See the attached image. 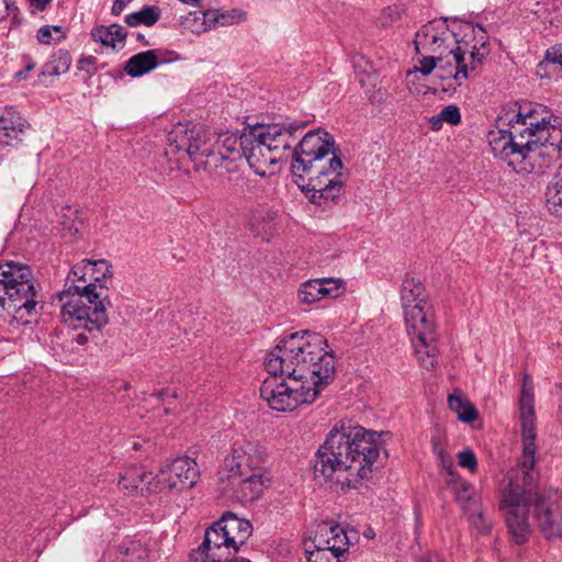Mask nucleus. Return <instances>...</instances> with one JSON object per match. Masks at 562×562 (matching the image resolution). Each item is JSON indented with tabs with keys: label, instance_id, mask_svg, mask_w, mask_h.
<instances>
[{
	"label": "nucleus",
	"instance_id": "nucleus-20",
	"mask_svg": "<svg viewBox=\"0 0 562 562\" xmlns=\"http://www.w3.org/2000/svg\"><path fill=\"white\" fill-rule=\"evenodd\" d=\"M29 128V122L12 106H7L0 114V145L19 146Z\"/></svg>",
	"mask_w": 562,
	"mask_h": 562
},
{
	"label": "nucleus",
	"instance_id": "nucleus-34",
	"mask_svg": "<svg viewBox=\"0 0 562 562\" xmlns=\"http://www.w3.org/2000/svg\"><path fill=\"white\" fill-rule=\"evenodd\" d=\"M448 405L451 411L457 413L458 418L464 423H471L477 417L474 405L457 392L448 396Z\"/></svg>",
	"mask_w": 562,
	"mask_h": 562
},
{
	"label": "nucleus",
	"instance_id": "nucleus-39",
	"mask_svg": "<svg viewBox=\"0 0 562 562\" xmlns=\"http://www.w3.org/2000/svg\"><path fill=\"white\" fill-rule=\"evenodd\" d=\"M428 295L426 288L420 280L414 277H406L401 286V301L417 299L418 296Z\"/></svg>",
	"mask_w": 562,
	"mask_h": 562
},
{
	"label": "nucleus",
	"instance_id": "nucleus-53",
	"mask_svg": "<svg viewBox=\"0 0 562 562\" xmlns=\"http://www.w3.org/2000/svg\"><path fill=\"white\" fill-rule=\"evenodd\" d=\"M363 536H364V538H367V539L371 540V539H373V538L375 537V532H374L373 528L368 527V528L363 531Z\"/></svg>",
	"mask_w": 562,
	"mask_h": 562
},
{
	"label": "nucleus",
	"instance_id": "nucleus-2",
	"mask_svg": "<svg viewBox=\"0 0 562 562\" xmlns=\"http://www.w3.org/2000/svg\"><path fill=\"white\" fill-rule=\"evenodd\" d=\"M382 449L381 434L350 422H339L318 448L315 472L325 479L339 473L337 482L341 488H368L372 465Z\"/></svg>",
	"mask_w": 562,
	"mask_h": 562
},
{
	"label": "nucleus",
	"instance_id": "nucleus-46",
	"mask_svg": "<svg viewBox=\"0 0 562 562\" xmlns=\"http://www.w3.org/2000/svg\"><path fill=\"white\" fill-rule=\"evenodd\" d=\"M397 18H398L397 9L389 7L387 9H385L383 11V13H382V15L380 18L381 25L382 26H387L393 21H395Z\"/></svg>",
	"mask_w": 562,
	"mask_h": 562
},
{
	"label": "nucleus",
	"instance_id": "nucleus-36",
	"mask_svg": "<svg viewBox=\"0 0 562 562\" xmlns=\"http://www.w3.org/2000/svg\"><path fill=\"white\" fill-rule=\"evenodd\" d=\"M121 562H148V550L140 540H128L123 546Z\"/></svg>",
	"mask_w": 562,
	"mask_h": 562
},
{
	"label": "nucleus",
	"instance_id": "nucleus-42",
	"mask_svg": "<svg viewBox=\"0 0 562 562\" xmlns=\"http://www.w3.org/2000/svg\"><path fill=\"white\" fill-rule=\"evenodd\" d=\"M419 66L416 70L423 75H429L432 70L437 69L438 63H442L445 57L435 54H420Z\"/></svg>",
	"mask_w": 562,
	"mask_h": 562
},
{
	"label": "nucleus",
	"instance_id": "nucleus-52",
	"mask_svg": "<svg viewBox=\"0 0 562 562\" xmlns=\"http://www.w3.org/2000/svg\"><path fill=\"white\" fill-rule=\"evenodd\" d=\"M439 458H440V461H441V465L446 469H449L452 467V460L449 456H447L445 452H440L439 453Z\"/></svg>",
	"mask_w": 562,
	"mask_h": 562
},
{
	"label": "nucleus",
	"instance_id": "nucleus-50",
	"mask_svg": "<svg viewBox=\"0 0 562 562\" xmlns=\"http://www.w3.org/2000/svg\"><path fill=\"white\" fill-rule=\"evenodd\" d=\"M94 61H95V58H94V57H92V56L81 58V59L78 61V68H79L80 70H87L88 72H90V69H89L88 67H89V66H93V65H94Z\"/></svg>",
	"mask_w": 562,
	"mask_h": 562
},
{
	"label": "nucleus",
	"instance_id": "nucleus-15",
	"mask_svg": "<svg viewBox=\"0 0 562 562\" xmlns=\"http://www.w3.org/2000/svg\"><path fill=\"white\" fill-rule=\"evenodd\" d=\"M458 33L449 30L447 20H432L416 33L415 49L418 54H435L449 58V50H453L458 45Z\"/></svg>",
	"mask_w": 562,
	"mask_h": 562
},
{
	"label": "nucleus",
	"instance_id": "nucleus-4",
	"mask_svg": "<svg viewBox=\"0 0 562 562\" xmlns=\"http://www.w3.org/2000/svg\"><path fill=\"white\" fill-rule=\"evenodd\" d=\"M292 171L308 173L311 202L323 207L335 203L342 191V162L335 154V139L322 128L307 132L292 151Z\"/></svg>",
	"mask_w": 562,
	"mask_h": 562
},
{
	"label": "nucleus",
	"instance_id": "nucleus-26",
	"mask_svg": "<svg viewBox=\"0 0 562 562\" xmlns=\"http://www.w3.org/2000/svg\"><path fill=\"white\" fill-rule=\"evenodd\" d=\"M546 201L549 212L562 217V162L547 187Z\"/></svg>",
	"mask_w": 562,
	"mask_h": 562
},
{
	"label": "nucleus",
	"instance_id": "nucleus-6",
	"mask_svg": "<svg viewBox=\"0 0 562 562\" xmlns=\"http://www.w3.org/2000/svg\"><path fill=\"white\" fill-rule=\"evenodd\" d=\"M267 457L266 449L259 442L236 440L218 467L217 480L223 484L238 485L240 492L274 488L277 476L271 469L263 467Z\"/></svg>",
	"mask_w": 562,
	"mask_h": 562
},
{
	"label": "nucleus",
	"instance_id": "nucleus-24",
	"mask_svg": "<svg viewBox=\"0 0 562 562\" xmlns=\"http://www.w3.org/2000/svg\"><path fill=\"white\" fill-rule=\"evenodd\" d=\"M457 502L468 515L469 521L481 531L491 527L481 504L480 494H457Z\"/></svg>",
	"mask_w": 562,
	"mask_h": 562
},
{
	"label": "nucleus",
	"instance_id": "nucleus-21",
	"mask_svg": "<svg viewBox=\"0 0 562 562\" xmlns=\"http://www.w3.org/2000/svg\"><path fill=\"white\" fill-rule=\"evenodd\" d=\"M331 547H321L312 541H305V554L307 562H338L339 558L349 549L348 536H336Z\"/></svg>",
	"mask_w": 562,
	"mask_h": 562
},
{
	"label": "nucleus",
	"instance_id": "nucleus-12",
	"mask_svg": "<svg viewBox=\"0 0 562 562\" xmlns=\"http://www.w3.org/2000/svg\"><path fill=\"white\" fill-rule=\"evenodd\" d=\"M407 334L420 364L429 370L437 363L435 321L431 305L403 312Z\"/></svg>",
	"mask_w": 562,
	"mask_h": 562
},
{
	"label": "nucleus",
	"instance_id": "nucleus-56",
	"mask_svg": "<svg viewBox=\"0 0 562 562\" xmlns=\"http://www.w3.org/2000/svg\"><path fill=\"white\" fill-rule=\"evenodd\" d=\"M237 562H250V561L246 560V559H239Z\"/></svg>",
	"mask_w": 562,
	"mask_h": 562
},
{
	"label": "nucleus",
	"instance_id": "nucleus-22",
	"mask_svg": "<svg viewBox=\"0 0 562 562\" xmlns=\"http://www.w3.org/2000/svg\"><path fill=\"white\" fill-rule=\"evenodd\" d=\"M164 55L165 52L161 49H149L137 53L127 59L124 70L133 78L144 76L156 69L161 63L167 61Z\"/></svg>",
	"mask_w": 562,
	"mask_h": 562
},
{
	"label": "nucleus",
	"instance_id": "nucleus-33",
	"mask_svg": "<svg viewBox=\"0 0 562 562\" xmlns=\"http://www.w3.org/2000/svg\"><path fill=\"white\" fill-rule=\"evenodd\" d=\"M347 536V531L340 527L339 525H333L328 521H322L317 525V529L315 531V536L310 538L308 541L312 543H317L321 547H331L334 539L336 540V536Z\"/></svg>",
	"mask_w": 562,
	"mask_h": 562
},
{
	"label": "nucleus",
	"instance_id": "nucleus-25",
	"mask_svg": "<svg viewBox=\"0 0 562 562\" xmlns=\"http://www.w3.org/2000/svg\"><path fill=\"white\" fill-rule=\"evenodd\" d=\"M533 467L519 462L517 468L509 472V492H532L538 481V472L535 471Z\"/></svg>",
	"mask_w": 562,
	"mask_h": 562
},
{
	"label": "nucleus",
	"instance_id": "nucleus-57",
	"mask_svg": "<svg viewBox=\"0 0 562 562\" xmlns=\"http://www.w3.org/2000/svg\"><path fill=\"white\" fill-rule=\"evenodd\" d=\"M137 38H138V40H144V35L138 34Z\"/></svg>",
	"mask_w": 562,
	"mask_h": 562
},
{
	"label": "nucleus",
	"instance_id": "nucleus-11",
	"mask_svg": "<svg viewBox=\"0 0 562 562\" xmlns=\"http://www.w3.org/2000/svg\"><path fill=\"white\" fill-rule=\"evenodd\" d=\"M166 155L177 160L189 158L196 167H206L214 156L213 144L202 127L178 123L167 136Z\"/></svg>",
	"mask_w": 562,
	"mask_h": 562
},
{
	"label": "nucleus",
	"instance_id": "nucleus-55",
	"mask_svg": "<svg viewBox=\"0 0 562 562\" xmlns=\"http://www.w3.org/2000/svg\"><path fill=\"white\" fill-rule=\"evenodd\" d=\"M4 3H5L7 9H9L10 8L9 0H4Z\"/></svg>",
	"mask_w": 562,
	"mask_h": 562
},
{
	"label": "nucleus",
	"instance_id": "nucleus-1",
	"mask_svg": "<svg viewBox=\"0 0 562 562\" xmlns=\"http://www.w3.org/2000/svg\"><path fill=\"white\" fill-rule=\"evenodd\" d=\"M498 125L488 135L491 150L517 173H542L560 158L562 131L543 110L520 105L499 117Z\"/></svg>",
	"mask_w": 562,
	"mask_h": 562
},
{
	"label": "nucleus",
	"instance_id": "nucleus-7",
	"mask_svg": "<svg viewBox=\"0 0 562 562\" xmlns=\"http://www.w3.org/2000/svg\"><path fill=\"white\" fill-rule=\"evenodd\" d=\"M95 284L83 286L71 285L58 293V301L64 323L74 329H83L75 335L74 340L78 345H86L89 340L99 337L101 329L108 324L109 316L105 290Z\"/></svg>",
	"mask_w": 562,
	"mask_h": 562
},
{
	"label": "nucleus",
	"instance_id": "nucleus-48",
	"mask_svg": "<svg viewBox=\"0 0 562 562\" xmlns=\"http://www.w3.org/2000/svg\"><path fill=\"white\" fill-rule=\"evenodd\" d=\"M224 147H226L227 151H235L237 150L236 145L239 146V136L237 135H229L226 136L223 143Z\"/></svg>",
	"mask_w": 562,
	"mask_h": 562
},
{
	"label": "nucleus",
	"instance_id": "nucleus-44",
	"mask_svg": "<svg viewBox=\"0 0 562 562\" xmlns=\"http://www.w3.org/2000/svg\"><path fill=\"white\" fill-rule=\"evenodd\" d=\"M459 465L465 469H469L471 472H474L477 468V460L475 453L465 449L458 453Z\"/></svg>",
	"mask_w": 562,
	"mask_h": 562
},
{
	"label": "nucleus",
	"instance_id": "nucleus-10",
	"mask_svg": "<svg viewBox=\"0 0 562 562\" xmlns=\"http://www.w3.org/2000/svg\"><path fill=\"white\" fill-rule=\"evenodd\" d=\"M323 390L293 375L270 374L260 386V396L277 412H292L313 403Z\"/></svg>",
	"mask_w": 562,
	"mask_h": 562
},
{
	"label": "nucleus",
	"instance_id": "nucleus-58",
	"mask_svg": "<svg viewBox=\"0 0 562 562\" xmlns=\"http://www.w3.org/2000/svg\"><path fill=\"white\" fill-rule=\"evenodd\" d=\"M228 486L234 487L235 485H232V484L227 483V487H228ZM223 490H226V486H223Z\"/></svg>",
	"mask_w": 562,
	"mask_h": 562
},
{
	"label": "nucleus",
	"instance_id": "nucleus-45",
	"mask_svg": "<svg viewBox=\"0 0 562 562\" xmlns=\"http://www.w3.org/2000/svg\"><path fill=\"white\" fill-rule=\"evenodd\" d=\"M428 297V295H425L418 296L417 299H409L408 301H401L403 312L412 308L416 310L430 305Z\"/></svg>",
	"mask_w": 562,
	"mask_h": 562
},
{
	"label": "nucleus",
	"instance_id": "nucleus-5",
	"mask_svg": "<svg viewBox=\"0 0 562 562\" xmlns=\"http://www.w3.org/2000/svg\"><path fill=\"white\" fill-rule=\"evenodd\" d=\"M499 508L516 543H524L530 535L529 514L548 539L562 536V509L550 494H503Z\"/></svg>",
	"mask_w": 562,
	"mask_h": 562
},
{
	"label": "nucleus",
	"instance_id": "nucleus-32",
	"mask_svg": "<svg viewBox=\"0 0 562 562\" xmlns=\"http://www.w3.org/2000/svg\"><path fill=\"white\" fill-rule=\"evenodd\" d=\"M90 260L89 259H85L82 260L81 262L79 263H76L71 270L69 271L68 276H67V279H66V283H65V288L64 290H67L69 289L71 285H79V286H83V285H88V284H93L92 282H88V279L87 277L89 276L90 277ZM97 286V291L100 290V286H102L105 292H108V289H105V286L103 284H97L94 283ZM105 295L108 296V293H105Z\"/></svg>",
	"mask_w": 562,
	"mask_h": 562
},
{
	"label": "nucleus",
	"instance_id": "nucleus-37",
	"mask_svg": "<svg viewBox=\"0 0 562 562\" xmlns=\"http://www.w3.org/2000/svg\"><path fill=\"white\" fill-rule=\"evenodd\" d=\"M204 15V22L210 23L211 25H214L216 23L226 25V24H234L240 21H244L246 18V14L240 10H232L226 13L218 14L217 11L209 10L203 13Z\"/></svg>",
	"mask_w": 562,
	"mask_h": 562
},
{
	"label": "nucleus",
	"instance_id": "nucleus-16",
	"mask_svg": "<svg viewBox=\"0 0 562 562\" xmlns=\"http://www.w3.org/2000/svg\"><path fill=\"white\" fill-rule=\"evenodd\" d=\"M456 50L476 70L490 54V38L482 25L467 23L458 33Z\"/></svg>",
	"mask_w": 562,
	"mask_h": 562
},
{
	"label": "nucleus",
	"instance_id": "nucleus-40",
	"mask_svg": "<svg viewBox=\"0 0 562 562\" xmlns=\"http://www.w3.org/2000/svg\"><path fill=\"white\" fill-rule=\"evenodd\" d=\"M66 37L65 31L59 25H44L38 29L36 38L38 43L49 45L59 43Z\"/></svg>",
	"mask_w": 562,
	"mask_h": 562
},
{
	"label": "nucleus",
	"instance_id": "nucleus-17",
	"mask_svg": "<svg viewBox=\"0 0 562 562\" xmlns=\"http://www.w3.org/2000/svg\"><path fill=\"white\" fill-rule=\"evenodd\" d=\"M308 121L294 120L267 126H255L262 138L271 147L276 155H282V159L292 155L293 144L306 128Z\"/></svg>",
	"mask_w": 562,
	"mask_h": 562
},
{
	"label": "nucleus",
	"instance_id": "nucleus-18",
	"mask_svg": "<svg viewBox=\"0 0 562 562\" xmlns=\"http://www.w3.org/2000/svg\"><path fill=\"white\" fill-rule=\"evenodd\" d=\"M452 61L443 58L438 63L436 76L442 80V91L456 90L473 71L472 66L456 49L449 50Z\"/></svg>",
	"mask_w": 562,
	"mask_h": 562
},
{
	"label": "nucleus",
	"instance_id": "nucleus-38",
	"mask_svg": "<svg viewBox=\"0 0 562 562\" xmlns=\"http://www.w3.org/2000/svg\"><path fill=\"white\" fill-rule=\"evenodd\" d=\"M461 121L460 110L454 104L445 106L437 115L430 119V124L434 130L441 127L442 122H447L451 125H457Z\"/></svg>",
	"mask_w": 562,
	"mask_h": 562
},
{
	"label": "nucleus",
	"instance_id": "nucleus-3",
	"mask_svg": "<svg viewBox=\"0 0 562 562\" xmlns=\"http://www.w3.org/2000/svg\"><path fill=\"white\" fill-rule=\"evenodd\" d=\"M327 340L318 333L295 331L283 337L266 358L269 374L293 375L324 390L336 372V359L326 350Z\"/></svg>",
	"mask_w": 562,
	"mask_h": 562
},
{
	"label": "nucleus",
	"instance_id": "nucleus-9",
	"mask_svg": "<svg viewBox=\"0 0 562 562\" xmlns=\"http://www.w3.org/2000/svg\"><path fill=\"white\" fill-rule=\"evenodd\" d=\"M37 303L31 268L21 262H0V306L14 318L29 323V317L36 312Z\"/></svg>",
	"mask_w": 562,
	"mask_h": 562
},
{
	"label": "nucleus",
	"instance_id": "nucleus-35",
	"mask_svg": "<svg viewBox=\"0 0 562 562\" xmlns=\"http://www.w3.org/2000/svg\"><path fill=\"white\" fill-rule=\"evenodd\" d=\"M192 562H231L233 557L225 553V549H212L211 546L201 543L190 554Z\"/></svg>",
	"mask_w": 562,
	"mask_h": 562
},
{
	"label": "nucleus",
	"instance_id": "nucleus-30",
	"mask_svg": "<svg viewBox=\"0 0 562 562\" xmlns=\"http://www.w3.org/2000/svg\"><path fill=\"white\" fill-rule=\"evenodd\" d=\"M71 56L66 49H58L42 67L41 76H60L69 70Z\"/></svg>",
	"mask_w": 562,
	"mask_h": 562
},
{
	"label": "nucleus",
	"instance_id": "nucleus-31",
	"mask_svg": "<svg viewBox=\"0 0 562 562\" xmlns=\"http://www.w3.org/2000/svg\"><path fill=\"white\" fill-rule=\"evenodd\" d=\"M161 16V10L157 5H145L139 11L126 14L125 23L131 27L139 25L153 26Z\"/></svg>",
	"mask_w": 562,
	"mask_h": 562
},
{
	"label": "nucleus",
	"instance_id": "nucleus-41",
	"mask_svg": "<svg viewBox=\"0 0 562 562\" xmlns=\"http://www.w3.org/2000/svg\"><path fill=\"white\" fill-rule=\"evenodd\" d=\"M90 279L93 283L102 284L103 279L111 278L113 276L112 266L104 259L90 260Z\"/></svg>",
	"mask_w": 562,
	"mask_h": 562
},
{
	"label": "nucleus",
	"instance_id": "nucleus-8",
	"mask_svg": "<svg viewBox=\"0 0 562 562\" xmlns=\"http://www.w3.org/2000/svg\"><path fill=\"white\" fill-rule=\"evenodd\" d=\"M200 470L194 459L177 458L157 475L140 467H130L120 476L119 487L138 492H184L194 487Z\"/></svg>",
	"mask_w": 562,
	"mask_h": 562
},
{
	"label": "nucleus",
	"instance_id": "nucleus-23",
	"mask_svg": "<svg viewBox=\"0 0 562 562\" xmlns=\"http://www.w3.org/2000/svg\"><path fill=\"white\" fill-rule=\"evenodd\" d=\"M218 526H223L221 530L226 532L231 543H234L237 550L247 541L252 532L251 524L233 513H225L218 520Z\"/></svg>",
	"mask_w": 562,
	"mask_h": 562
},
{
	"label": "nucleus",
	"instance_id": "nucleus-43",
	"mask_svg": "<svg viewBox=\"0 0 562 562\" xmlns=\"http://www.w3.org/2000/svg\"><path fill=\"white\" fill-rule=\"evenodd\" d=\"M550 65L562 67V43L547 49L546 58L539 64V68H547Z\"/></svg>",
	"mask_w": 562,
	"mask_h": 562
},
{
	"label": "nucleus",
	"instance_id": "nucleus-28",
	"mask_svg": "<svg viewBox=\"0 0 562 562\" xmlns=\"http://www.w3.org/2000/svg\"><path fill=\"white\" fill-rule=\"evenodd\" d=\"M277 212L269 207H257L251 211L248 225L255 235L267 234L273 225Z\"/></svg>",
	"mask_w": 562,
	"mask_h": 562
},
{
	"label": "nucleus",
	"instance_id": "nucleus-51",
	"mask_svg": "<svg viewBox=\"0 0 562 562\" xmlns=\"http://www.w3.org/2000/svg\"><path fill=\"white\" fill-rule=\"evenodd\" d=\"M32 5H35L37 10L44 11L53 0H29Z\"/></svg>",
	"mask_w": 562,
	"mask_h": 562
},
{
	"label": "nucleus",
	"instance_id": "nucleus-14",
	"mask_svg": "<svg viewBox=\"0 0 562 562\" xmlns=\"http://www.w3.org/2000/svg\"><path fill=\"white\" fill-rule=\"evenodd\" d=\"M255 127L244 130L239 135L238 151L246 158L254 172L263 178L274 172L273 166L282 160V155H276Z\"/></svg>",
	"mask_w": 562,
	"mask_h": 562
},
{
	"label": "nucleus",
	"instance_id": "nucleus-49",
	"mask_svg": "<svg viewBox=\"0 0 562 562\" xmlns=\"http://www.w3.org/2000/svg\"><path fill=\"white\" fill-rule=\"evenodd\" d=\"M130 1L131 0H114L111 13L115 16L120 15Z\"/></svg>",
	"mask_w": 562,
	"mask_h": 562
},
{
	"label": "nucleus",
	"instance_id": "nucleus-29",
	"mask_svg": "<svg viewBox=\"0 0 562 562\" xmlns=\"http://www.w3.org/2000/svg\"><path fill=\"white\" fill-rule=\"evenodd\" d=\"M223 526H218V521H216L212 527L207 528L204 533V539L202 543H205L206 547L211 546L212 549L223 548L225 549V553L231 557L238 551L234 543H231L229 537L225 531L221 529Z\"/></svg>",
	"mask_w": 562,
	"mask_h": 562
},
{
	"label": "nucleus",
	"instance_id": "nucleus-19",
	"mask_svg": "<svg viewBox=\"0 0 562 562\" xmlns=\"http://www.w3.org/2000/svg\"><path fill=\"white\" fill-rule=\"evenodd\" d=\"M344 291V282L340 279H313L301 284L299 299L303 303L312 304L326 297H338Z\"/></svg>",
	"mask_w": 562,
	"mask_h": 562
},
{
	"label": "nucleus",
	"instance_id": "nucleus-13",
	"mask_svg": "<svg viewBox=\"0 0 562 562\" xmlns=\"http://www.w3.org/2000/svg\"><path fill=\"white\" fill-rule=\"evenodd\" d=\"M519 425L522 440V454L519 462L525 465H535L536 462V411H535V385L529 373L522 376L518 398Z\"/></svg>",
	"mask_w": 562,
	"mask_h": 562
},
{
	"label": "nucleus",
	"instance_id": "nucleus-47",
	"mask_svg": "<svg viewBox=\"0 0 562 562\" xmlns=\"http://www.w3.org/2000/svg\"><path fill=\"white\" fill-rule=\"evenodd\" d=\"M25 60H26V64H25L24 69H22L15 74V78H18V79H25L27 77V74L30 71H32L36 66L35 61H33L31 58L25 57Z\"/></svg>",
	"mask_w": 562,
	"mask_h": 562
},
{
	"label": "nucleus",
	"instance_id": "nucleus-27",
	"mask_svg": "<svg viewBox=\"0 0 562 562\" xmlns=\"http://www.w3.org/2000/svg\"><path fill=\"white\" fill-rule=\"evenodd\" d=\"M93 41L100 42L104 46L115 48V43H124L126 32L123 26L119 24H111L110 26L99 25L91 30Z\"/></svg>",
	"mask_w": 562,
	"mask_h": 562
},
{
	"label": "nucleus",
	"instance_id": "nucleus-54",
	"mask_svg": "<svg viewBox=\"0 0 562 562\" xmlns=\"http://www.w3.org/2000/svg\"><path fill=\"white\" fill-rule=\"evenodd\" d=\"M145 446H147V447L149 448L148 443H146V442H138V441H134V442H133V445H132V448H133V450H134V451H139V450H142Z\"/></svg>",
	"mask_w": 562,
	"mask_h": 562
}]
</instances>
